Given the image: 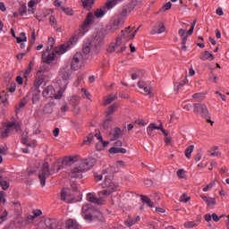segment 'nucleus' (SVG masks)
Masks as SVG:
<instances>
[{
    "label": "nucleus",
    "mask_w": 229,
    "mask_h": 229,
    "mask_svg": "<svg viewBox=\"0 0 229 229\" xmlns=\"http://www.w3.org/2000/svg\"><path fill=\"white\" fill-rule=\"evenodd\" d=\"M94 21V14L92 13H88L86 21L83 22L79 31L65 44H63L57 47H55L53 51L50 48H47L42 54V62L44 64H53L55 62V58H56V55H64L67 53L71 47L80 40L81 37H83L87 31H89V26Z\"/></svg>",
    "instance_id": "nucleus-1"
},
{
    "label": "nucleus",
    "mask_w": 229,
    "mask_h": 229,
    "mask_svg": "<svg viewBox=\"0 0 229 229\" xmlns=\"http://www.w3.org/2000/svg\"><path fill=\"white\" fill-rule=\"evenodd\" d=\"M104 191L98 192V199L94 193H88L87 200L90 203H96V205H105V199L108 198L111 194H114L117 191V183L114 181V175L107 174L105 175L104 182H102Z\"/></svg>",
    "instance_id": "nucleus-2"
},
{
    "label": "nucleus",
    "mask_w": 229,
    "mask_h": 229,
    "mask_svg": "<svg viewBox=\"0 0 229 229\" xmlns=\"http://www.w3.org/2000/svg\"><path fill=\"white\" fill-rule=\"evenodd\" d=\"M71 78H72V72H71V68H69V66L62 67L59 70L57 83L61 88L57 92V95H55V99H60L62 96H64V92H65Z\"/></svg>",
    "instance_id": "nucleus-3"
},
{
    "label": "nucleus",
    "mask_w": 229,
    "mask_h": 229,
    "mask_svg": "<svg viewBox=\"0 0 229 229\" xmlns=\"http://www.w3.org/2000/svg\"><path fill=\"white\" fill-rule=\"evenodd\" d=\"M95 164H96V159L92 157L77 161L74 166L71 170L72 177L83 178V175L81 174L83 171H87L91 167H94Z\"/></svg>",
    "instance_id": "nucleus-4"
},
{
    "label": "nucleus",
    "mask_w": 229,
    "mask_h": 229,
    "mask_svg": "<svg viewBox=\"0 0 229 229\" xmlns=\"http://www.w3.org/2000/svg\"><path fill=\"white\" fill-rule=\"evenodd\" d=\"M59 170H60V166L58 165V163H55L53 165L52 170H49V164L44 163L41 169L39 170V174H38V178L40 180V183L42 187L46 185V179L49 178L50 174L58 173Z\"/></svg>",
    "instance_id": "nucleus-5"
},
{
    "label": "nucleus",
    "mask_w": 229,
    "mask_h": 229,
    "mask_svg": "<svg viewBox=\"0 0 229 229\" xmlns=\"http://www.w3.org/2000/svg\"><path fill=\"white\" fill-rule=\"evenodd\" d=\"M14 130L15 131H21V125L13 122H5L1 129V137L3 139L8 137V135L13 133Z\"/></svg>",
    "instance_id": "nucleus-6"
},
{
    "label": "nucleus",
    "mask_w": 229,
    "mask_h": 229,
    "mask_svg": "<svg viewBox=\"0 0 229 229\" xmlns=\"http://www.w3.org/2000/svg\"><path fill=\"white\" fill-rule=\"evenodd\" d=\"M107 51L109 53H124L126 51V42L121 38H117L116 41L109 46Z\"/></svg>",
    "instance_id": "nucleus-7"
},
{
    "label": "nucleus",
    "mask_w": 229,
    "mask_h": 229,
    "mask_svg": "<svg viewBox=\"0 0 229 229\" xmlns=\"http://www.w3.org/2000/svg\"><path fill=\"white\" fill-rule=\"evenodd\" d=\"M95 214H98V210L92 207V204L87 203L82 206V216L86 221H92Z\"/></svg>",
    "instance_id": "nucleus-8"
},
{
    "label": "nucleus",
    "mask_w": 229,
    "mask_h": 229,
    "mask_svg": "<svg viewBox=\"0 0 229 229\" xmlns=\"http://www.w3.org/2000/svg\"><path fill=\"white\" fill-rule=\"evenodd\" d=\"M83 67V54L81 52L76 53L71 62L72 71H80Z\"/></svg>",
    "instance_id": "nucleus-9"
},
{
    "label": "nucleus",
    "mask_w": 229,
    "mask_h": 229,
    "mask_svg": "<svg viewBox=\"0 0 229 229\" xmlns=\"http://www.w3.org/2000/svg\"><path fill=\"white\" fill-rule=\"evenodd\" d=\"M138 87L141 94H145V96H149V98H153V86L151 85V82L140 81L138 82Z\"/></svg>",
    "instance_id": "nucleus-10"
},
{
    "label": "nucleus",
    "mask_w": 229,
    "mask_h": 229,
    "mask_svg": "<svg viewBox=\"0 0 229 229\" xmlns=\"http://www.w3.org/2000/svg\"><path fill=\"white\" fill-rule=\"evenodd\" d=\"M105 37H106V30L105 29L98 30L93 34L92 43L95 45V47L103 44Z\"/></svg>",
    "instance_id": "nucleus-11"
},
{
    "label": "nucleus",
    "mask_w": 229,
    "mask_h": 229,
    "mask_svg": "<svg viewBox=\"0 0 229 229\" xmlns=\"http://www.w3.org/2000/svg\"><path fill=\"white\" fill-rule=\"evenodd\" d=\"M138 31H139V29L134 30L133 27H129V28L125 29L124 30H122L121 39L125 42L133 40V38H135V36L137 35Z\"/></svg>",
    "instance_id": "nucleus-12"
},
{
    "label": "nucleus",
    "mask_w": 229,
    "mask_h": 229,
    "mask_svg": "<svg viewBox=\"0 0 229 229\" xmlns=\"http://www.w3.org/2000/svg\"><path fill=\"white\" fill-rule=\"evenodd\" d=\"M193 112L199 115H201V117H208V108L205 104H194Z\"/></svg>",
    "instance_id": "nucleus-13"
},
{
    "label": "nucleus",
    "mask_w": 229,
    "mask_h": 229,
    "mask_svg": "<svg viewBox=\"0 0 229 229\" xmlns=\"http://www.w3.org/2000/svg\"><path fill=\"white\" fill-rule=\"evenodd\" d=\"M95 138L97 139V140H98L95 146L97 151L105 150V148H106L108 144H110V141L103 140V136L101 135V133H96Z\"/></svg>",
    "instance_id": "nucleus-14"
},
{
    "label": "nucleus",
    "mask_w": 229,
    "mask_h": 229,
    "mask_svg": "<svg viewBox=\"0 0 229 229\" xmlns=\"http://www.w3.org/2000/svg\"><path fill=\"white\" fill-rule=\"evenodd\" d=\"M121 24H124L123 20H121L120 18H117V16H115L109 23V26L107 28L109 33H115V31L119 30Z\"/></svg>",
    "instance_id": "nucleus-15"
},
{
    "label": "nucleus",
    "mask_w": 229,
    "mask_h": 229,
    "mask_svg": "<svg viewBox=\"0 0 229 229\" xmlns=\"http://www.w3.org/2000/svg\"><path fill=\"white\" fill-rule=\"evenodd\" d=\"M92 49H97L98 51V47H96L95 44H92V41H90V39H85L83 44V53H85V55H89V53H90Z\"/></svg>",
    "instance_id": "nucleus-16"
},
{
    "label": "nucleus",
    "mask_w": 229,
    "mask_h": 229,
    "mask_svg": "<svg viewBox=\"0 0 229 229\" xmlns=\"http://www.w3.org/2000/svg\"><path fill=\"white\" fill-rule=\"evenodd\" d=\"M199 59L202 60V62H214L216 57L212 53L206 50L199 55Z\"/></svg>",
    "instance_id": "nucleus-17"
},
{
    "label": "nucleus",
    "mask_w": 229,
    "mask_h": 229,
    "mask_svg": "<svg viewBox=\"0 0 229 229\" xmlns=\"http://www.w3.org/2000/svg\"><path fill=\"white\" fill-rule=\"evenodd\" d=\"M164 31H165V26H164V23L157 22L150 33L151 35H155L157 33V35H160L161 33H164Z\"/></svg>",
    "instance_id": "nucleus-18"
},
{
    "label": "nucleus",
    "mask_w": 229,
    "mask_h": 229,
    "mask_svg": "<svg viewBox=\"0 0 229 229\" xmlns=\"http://www.w3.org/2000/svg\"><path fill=\"white\" fill-rule=\"evenodd\" d=\"M42 94L44 98H53V96L55 98V96L58 95V93L55 94V88H53V86H47L45 88Z\"/></svg>",
    "instance_id": "nucleus-19"
},
{
    "label": "nucleus",
    "mask_w": 229,
    "mask_h": 229,
    "mask_svg": "<svg viewBox=\"0 0 229 229\" xmlns=\"http://www.w3.org/2000/svg\"><path fill=\"white\" fill-rule=\"evenodd\" d=\"M131 13V9L130 7H123L122 11L120 12L119 15L116 16L117 19H121V21H123Z\"/></svg>",
    "instance_id": "nucleus-20"
},
{
    "label": "nucleus",
    "mask_w": 229,
    "mask_h": 229,
    "mask_svg": "<svg viewBox=\"0 0 229 229\" xmlns=\"http://www.w3.org/2000/svg\"><path fill=\"white\" fill-rule=\"evenodd\" d=\"M30 96H32V103H38L40 96V89L32 88L30 90Z\"/></svg>",
    "instance_id": "nucleus-21"
},
{
    "label": "nucleus",
    "mask_w": 229,
    "mask_h": 229,
    "mask_svg": "<svg viewBox=\"0 0 229 229\" xmlns=\"http://www.w3.org/2000/svg\"><path fill=\"white\" fill-rule=\"evenodd\" d=\"M0 101L2 104H0L2 108H6L8 105V93H5L4 91L0 92Z\"/></svg>",
    "instance_id": "nucleus-22"
},
{
    "label": "nucleus",
    "mask_w": 229,
    "mask_h": 229,
    "mask_svg": "<svg viewBox=\"0 0 229 229\" xmlns=\"http://www.w3.org/2000/svg\"><path fill=\"white\" fill-rule=\"evenodd\" d=\"M112 123H114V116L106 114V118L102 123V126L105 130H106L107 128H110V126H112Z\"/></svg>",
    "instance_id": "nucleus-23"
},
{
    "label": "nucleus",
    "mask_w": 229,
    "mask_h": 229,
    "mask_svg": "<svg viewBox=\"0 0 229 229\" xmlns=\"http://www.w3.org/2000/svg\"><path fill=\"white\" fill-rule=\"evenodd\" d=\"M78 160V157L76 156H67L64 158L63 164L65 165H71V164H74Z\"/></svg>",
    "instance_id": "nucleus-24"
},
{
    "label": "nucleus",
    "mask_w": 229,
    "mask_h": 229,
    "mask_svg": "<svg viewBox=\"0 0 229 229\" xmlns=\"http://www.w3.org/2000/svg\"><path fill=\"white\" fill-rule=\"evenodd\" d=\"M65 226L67 229H78L80 225H78V222L73 219H68L65 223Z\"/></svg>",
    "instance_id": "nucleus-25"
},
{
    "label": "nucleus",
    "mask_w": 229,
    "mask_h": 229,
    "mask_svg": "<svg viewBox=\"0 0 229 229\" xmlns=\"http://www.w3.org/2000/svg\"><path fill=\"white\" fill-rule=\"evenodd\" d=\"M110 136L112 137V140H117L119 137H121V129L120 128H114L111 131Z\"/></svg>",
    "instance_id": "nucleus-26"
},
{
    "label": "nucleus",
    "mask_w": 229,
    "mask_h": 229,
    "mask_svg": "<svg viewBox=\"0 0 229 229\" xmlns=\"http://www.w3.org/2000/svg\"><path fill=\"white\" fill-rule=\"evenodd\" d=\"M179 36L181 37L182 44H187V38H188V34H187V30L185 29H180L179 30Z\"/></svg>",
    "instance_id": "nucleus-27"
},
{
    "label": "nucleus",
    "mask_w": 229,
    "mask_h": 229,
    "mask_svg": "<svg viewBox=\"0 0 229 229\" xmlns=\"http://www.w3.org/2000/svg\"><path fill=\"white\" fill-rule=\"evenodd\" d=\"M139 221H140V216H138L134 218H128L125 220V225L126 226H133V225H137V223H139Z\"/></svg>",
    "instance_id": "nucleus-28"
},
{
    "label": "nucleus",
    "mask_w": 229,
    "mask_h": 229,
    "mask_svg": "<svg viewBox=\"0 0 229 229\" xmlns=\"http://www.w3.org/2000/svg\"><path fill=\"white\" fill-rule=\"evenodd\" d=\"M202 199L207 203L208 207L216 205V198L202 196Z\"/></svg>",
    "instance_id": "nucleus-29"
},
{
    "label": "nucleus",
    "mask_w": 229,
    "mask_h": 229,
    "mask_svg": "<svg viewBox=\"0 0 229 229\" xmlns=\"http://www.w3.org/2000/svg\"><path fill=\"white\" fill-rule=\"evenodd\" d=\"M116 4H119L117 1H115V0H107L104 8L106 10H112V8H114Z\"/></svg>",
    "instance_id": "nucleus-30"
},
{
    "label": "nucleus",
    "mask_w": 229,
    "mask_h": 229,
    "mask_svg": "<svg viewBox=\"0 0 229 229\" xmlns=\"http://www.w3.org/2000/svg\"><path fill=\"white\" fill-rule=\"evenodd\" d=\"M106 13V10L105 9V7H102L98 9L95 12L94 15L97 19H101L102 17H105Z\"/></svg>",
    "instance_id": "nucleus-31"
},
{
    "label": "nucleus",
    "mask_w": 229,
    "mask_h": 229,
    "mask_svg": "<svg viewBox=\"0 0 229 229\" xmlns=\"http://www.w3.org/2000/svg\"><path fill=\"white\" fill-rule=\"evenodd\" d=\"M141 201L142 203H145L150 208H154L155 205L153 204V201H151V199H149L148 196H141Z\"/></svg>",
    "instance_id": "nucleus-32"
},
{
    "label": "nucleus",
    "mask_w": 229,
    "mask_h": 229,
    "mask_svg": "<svg viewBox=\"0 0 229 229\" xmlns=\"http://www.w3.org/2000/svg\"><path fill=\"white\" fill-rule=\"evenodd\" d=\"M119 108V106L117 104H113L109 106V108L106 111V115L112 116V114L115 112Z\"/></svg>",
    "instance_id": "nucleus-33"
},
{
    "label": "nucleus",
    "mask_w": 229,
    "mask_h": 229,
    "mask_svg": "<svg viewBox=\"0 0 229 229\" xmlns=\"http://www.w3.org/2000/svg\"><path fill=\"white\" fill-rule=\"evenodd\" d=\"M117 99L115 95H108L104 98V105H110V103H114Z\"/></svg>",
    "instance_id": "nucleus-34"
},
{
    "label": "nucleus",
    "mask_w": 229,
    "mask_h": 229,
    "mask_svg": "<svg viewBox=\"0 0 229 229\" xmlns=\"http://www.w3.org/2000/svg\"><path fill=\"white\" fill-rule=\"evenodd\" d=\"M94 137H96V135H94L93 133H89L88 135L87 140H83L82 146H89V144H92V142L94 140Z\"/></svg>",
    "instance_id": "nucleus-35"
},
{
    "label": "nucleus",
    "mask_w": 229,
    "mask_h": 229,
    "mask_svg": "<svg viewBox=\"0 0 229 229\" xmlns=\"http://www.w3.org/2000/svg\"><path fill=\"white\" fill-rule=\"evenodd\" d=\"M94 3H96V0H84L82 2V6L87 8V10H90L94 5Z\"/></svg>",
    "instance_id": "nucleus-36"
},
{
    "label": "nucleus",
    "mask_w": 229,
    "mask_h": 229,
    "mask_svg": "<svg viewBox=\"0 0 229 229\" xmlns=\"http://www.w3.org/2000/svg\"><path fill=\"white\" fill-rule=\"evenodd\" d=\"M205 98L206 94L204 92L195 93L192 95V98L195 99V101H203Z\"/></svg>",
    "instance_id": "nucleus-37"
},
{
    "label": "nucleus",
    "mask_w": 229,
    "mask_h": 229,
    "mask_svg": "<svg viewBox=\"0 0 229 229\" xmlns=\"http://www.w3.org/2000/svg\"><path fill=\"white\" fill-rule=\"evenodd\" d=\"M217 149H219V147L217 146H214L211 148L209 151L211 157H221V152L217 151Z\"/></svg>",
    "instance_id": "nucleus-38"
},
{
    "label": "nucleus",
    "mask_w": 229,
    "mask_h": 229,
    "mask_svg": "<svg viewBox=\"0 0 229 229\" xmlns=\"http://www.w3.org/2000/svg\"><path fill=\"white\" fill-rule=\"evenodd\" d=\"M16 42L18 44H21V42H28V38L26 37V33L21 32L20 37H16Z\"/></svg>",
    "instance_id": "nucleus-39"
},
{
    "label": "nucleus",
    "mask_w": 229,
    "mask_h": 229,
    "mask_svg": "<svg viewBox=\"0 0 229 229\" xmlns=\"http://www.w3.org/2000/svg\"><path fill=\"white\" fill-rule=\"evenodd\" d=\"M61 199L63 201H65L66 203H71V199H69V197H67V190H63L61 191Z\"/></svg>",
    "instance_id": "nucleus-40"
},
{
    "label": "nucleus",
    "mask_w": 229,
    "mask_h": 229,
    "mask_svg": "<svg viewBox=\"0 0 229 229\" xmlns=\"http://www.w3.org/2000/svg\"><path fill=\"white\" fill-rule=\"evenodd\" d=\"M0 185L4 191H6L10 187V182L3 180V175L0 174Z\"/></svg>",
    "instance_id": "nucleus-41"
},
{
    "label": "nucleus",
    "mask_w": 229,
    "mask_h": 229,
    "mask_svg": "<svg viewBox=\"0 0 229 229\" xmlns=\"http://www.w3.org/2000/svg\"><path fill=\"white\" fill-rule=\"evenodd\" d=\"M154 130H158V125H157V123H150L147 127L148 135H151V132L154 131Z\"/></svg>",
    "instance_id": "nucleus-42"
},
{
    "label": "nucleus",
    "mask_w": 229,
    "mask_h": 229,
    "mask_svg": "<svg viewBox=\"0 0 229 229\" xmlns=\"http://www.w3.org/2000/svg\"><path fill=\"white\" fill-rule=\"evenodd\" d=\"M192 151H194V145H190L186 149H185V157L187 158H191V155H192Z\"/></svg>",
    "instance_id": "nucleus-43"
},
{
    "label": "nucleus",
    "mask_w": 229,
    "mask_h": 229,
    "mask_svg": "<svg viewBox=\"0 0 229 229\" xmlns=\"http://www.w3.org/2000/svg\"><path fill=\"white\" fill-rule=\"evenodd\" d=\"M32 216H30L31 221H35V219H37V217H40V215L42 214V210L40 209H35L32 212Z\"/></svg>",
    "instance_id": "nucleus-44"
},
{
    "label": "nucleus",
    "mask_w": 229,
    "mask_h": 229,
    "mask_svg": "<svg viewBox=\"0 0 229 229\" xmlns=\"http://www.w3.org/2000/svg\"><path fill=\"white\" fill-rule=\"evenodd\" d=\"M35 4H36L35 0H30V1L28 3L29 13H35V9H34Z\"/></svg>",
    "instance_id": "nucleus-45"
},
{
    "label": "nucleus",
    "mask_w": 229,
    "mask_h": 229,
    "mask_svg": "<svg viewBox=\"0 0 229 229\" xmlns=\"http://www.w3.org/2000/svg\"><path fill=\"white\" fill-rule=\"evenodd\" d=\"M44 114H53V105L47 104L43 108Z\"/></svg>",
    "instance_id": "nucleus-46"
},
{
    "label": "nucleus",
    "mask_w": 229,
    "mask_h": 229,
    "mask_svg": "<svg viewBox=\"0 0 229 229\" xmlns=\"http://www.w3.org/2000/svg\"><path fill=\"white\" fill-rule=\"evenodd\" d=\"M46 17H47V14H46V13L44 12H38L36 13V18L38 19V21H39V22L44 21Z\"/></svg>",
    "instance_id": "nucleus-47"
},
{
    "label": "nucleus",
    "mask_w": 229,
    "mask_h": 229,
    "mask_svg": "<svg viewBox=\"0 0 229 229\" xmlns=\"http://www.w3.org/2000/svg\"><path fill=\"white\" fill-rule=\"evenodd\" d=\"M6 219H8V211L4 210L2 212V214L0 215V225H2V223H4V221H6Z\"/></svg>",
    "instance_id": "nucleus-48"
},
{
    "label": "nucleus",
    "mask_w": 229,
    "mask_h": 229,
    "mask_svg": "<svg viewBox=\"0 0 229 229\" xmlns=\"http://www.w3.org/2000/svg\"><path fill=\"white\" fill-rule=\"evenodd\" d=\"M66 0H55L54 5L56 6V8H64V4H65Z\"/></svg>",
    "instance_id": "nucleus-49"
},
{
    "label": "nucleus",
    "mask_w": 229,
    "mask_h": 229,
    "mask_svg": "<svg viewBox=\"0 0 229 229\" xmlns=\"http://www.w3.org/2000/svg\"><path fill=\"white\" fill-rule=\"evenodd\" d=\"M42 83H44V79L43 78H37L35 80L33 88L40 89V86L42 85Z\"/></svg>",
    "instance_id": "nucleus-50"
},
{
    "label": "nucleus",
    "mask_w": 229,
    "mask_h": 229,
    "mask_svg": "<svg viewBox=\"0 0 229 229\" xmlns=\"http://www.w3.org/2000/svg\"><path fill=\"white\" fill-rule=\"evenodd\" d=\"M50 26H53V28H56L58 21H56V18L55 16H50L49 18Z\"/></svg>",
    "instance_id": "nucleus-51"
},
{
    "label": "nucleus",
    "mask_w": 229,
    "mask_h": 229,
    "mask_svg": "<svg viewBox=\"0 0 229 229\" xmlns=\"http://www.w3.org/2000/svg\"><path fill=\"white\" fill-rule=\"evenodd\" d=\"M61 10L64 12L66 15H74V11L69 7H62Z\"/></svg>",
    "instance_id": "nucleus-52"
},
{
    "label": "nucleus",
    "mask_w": 229,
    "mask_h": 229,
    "mask_svg": "<svg viewBox=\"0 0 229 229\" xmlns=\"http://www.w3.org/2000/svg\"><path fill=\"white\" fill-rule=\"evenodd\" d=\"M28 103V100L26 98H23L20 101L19 106H16V110H21V108H23V106H26Z\"/></svg>",
    "instance_id": "nucleus-53"
},
{
    "label": "nucleus",
    "mask_w": 229,
    "mask_h": 229,
    "mask_svg": "<svg viewBox=\"0 0 229 229\" xmlns=\"http://www.w3.org/2000/svg\"><path fill=\"white\" fill-rule=\"evenodd\" d=\"M216 185V181L211 182L209 184L206 185L203 188V192H208L209 189H213V187Z\"/></svg>",
    "instance_id": "nucleus-54"
},
{
    "label": "nucleus",
    "mask_w": 229,
    "mask_h": 229,
    "mask_svg": "<svg viewBox=\"0 0 229 229\" xmlns=\"http://www.w3.org/2000/svg\"><path fill=\"white\" fill-rule=\"evenodd\" d=\"M47 49H53V47H55V38H48V41H47Z\"/></svg>",
    "instance_id": "nucleus-55"
},
{
    "label": "nucleus",
    "mask_w": 229,
    "mask_h": 229,
    "mask_svg": "<svg viewBox=\"0 0 229 229\" xmlns=\"http://www.w3.org/2000/svg\"><path fill=\"white\" fill-rule=\"evenodd\" d=\"M177 176L180 178V180H183L185 178V170L184 169H179L177 171Z\"/></svg>",
    "instance_id": "nucleus-56"
},
{
    "label": "nucleus",
    "mask_w": 229,
    "mask_h": 229,
    "mask_svg": "<svg viewBox=\"0 0 229 229\" xmlns=\"http://www.w3.org/2000/svg\"><path fill=\"white\" fill-rule=\"evenodd\" d=\"M22 142H23V144L30 146V143L28 142V131L22 132Z\"/></svg>",
    "instance_id": "nucleus-57"
},
{
    "label": "nucleus",
    "mask_w": 229,
    "mask_h": 229,
    "mask_svg": "<svg viewBox=\"0 0 229 229\" xmlns=\"http://www.w3.org/2000/svg\"><path fill=\"white\" fill-rule=\"evenodd\" d=\"M191 200V197L187 196V194H182L181 196L180 201H182V203H187V201Z\"/></svg>",
    "instance_id": "nucleus-58"
},
{
    "label": "nucleus",
    "mask_w": 229,
    "mask_h": 229,
    "mask_svg": "<svg viewBox=\"0 0 229 229\" xmlns=\"http://www.w3.org/2000/svg\"><path fill=\"white\" fill-rule=\"evenodd\" d=\"M31 71H33V67L31 66V64H30L28 66V68L25 70L24 77L28 78V76H30V74H31Z\"/></svg>",
    "instance_id": "nucleus-59"
},
{
    "label": "nucleus",
    "mask_w": 229,
    "mask_h": 229,
    "mask_svg": "<svg viewBox=\"0 0 229 229\" xmlns=\"http://www.w3.org/2000/svg\"><path fill=\"white\" fill-rule=\"evenodd\" d=\"M0 203H6V193L0 191Z\"/></svg>",
    "instance_id": "nucleus-60"
},
{
    "label": "nucleus",
    "mask_w": 229,
    "mask_h": 229,
    "mask_svg": "<svg viewBox=\"0 0 229 229\" xmlns=\"http://www.w3.org/2000/svg\"><path fill=\"white\" fill-rule=\"evenodd\" d=\"M38 169V166H30V168H28L27 173L28 174L31 175L33 174V173H36Z\"/></svg>",
    "instance_id": "nucleus-61"
},
{
    "label": "nucleus",
    "mask_w": 229,
    "mask_h": 229,
    "mask_svg": "<svg viewBox=\"0 0 229 229\" xmlns=\"http://www.w3.org/2000/svg\"><path fill=\"white\" fill-rule=\"evenodd\" d=\"M196 225H197V224L194 222H186L184 224L185 228H194V226H196Z\"/></svg>",
    "instance_id": "nucleus-62"
},
{
    "label": "nucleus",
    "mask_w": 229,
    "mask_h": 229,
    "mask_svg": "<svg viewBox=\"0 0 229 229\" xmlns=\"http://www.w3.org/2000/svg\"><path fill=\"white\" fill-rule=\"evenodd\" d=\"M109 153H111V155H115L117 153H119V148L117 147H113L109 149Z\"/></svg>",
    "instance_id": "nucleus-63"
},
{
    "label": "nucleus",
    "mask_w": 229,
    "mask_h": 229,
    "mask_svg": "<svg viewBox=\"0 0 229 229\" xmlns=\"http://www.w3.org/2000/svg\"><path fill=\"white\" fill-rule=\"evenodd\" d=\"M103 174H106V172L104 171L101 174L96 175L95 176V181L96 182H101V180H103Z\"/></svg>",
    "instance_id": "nucleus-64"
}]
</instances>
